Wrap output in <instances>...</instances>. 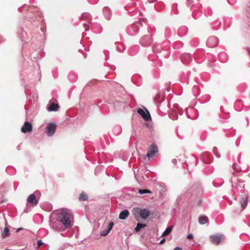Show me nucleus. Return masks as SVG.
Listing matches in <instances>:
<instances>
[{
    "mask_svg": "<svg viewBox=\"0 0 250 250\" xmlns=\"http://www.w3.org/2000/svg\"><path fill=\"white\" fill-rule=\"evenodd\" d=\"M58 221L66 229L70 228L72 226L71 214L67 209L62 208L58 213Z\"/></svg>",
    "mask_w": 250,
    "mask_h": 250,
    "instance_id": "f257e3e1",
    "label": "nucleus"
},
{
    "mask_svg": "<svg viewBox=\"0 0 250 250\" xmlns=\"http://www.w3.org/2000/svg\"><path fill=\"white\" fill-rule=\"evenodd\" d=\"M137 113L142 116L144 120L148 121L151 120L150 115L146 109L139 108L137 110Z\"/></svg>",
    "mask_w": 250,
    "mask_h": 250,
    "instance_id": "f03ea898",
    "label": "nucleus"
},
{
    "mask_svg": "<svg viewBox=\"0 0 250 250\" xmlns=\"http://www.w3.org/2000/svg\"><path fill=\"white\" fill-rule=\"evenodd\" d=\"M140 25L141 23L139 21L134 22L132 25L131 28L128 29V34L132 36L135 35L138 32L139 29V26Z\"/></svg>",
    "mask_w": 250,
    "mask_h": 250,
    "instance_id": "7ed1b4c3",
    "label": "nucleus"
},
{
    "mask_svg": "<svg viewBox=\"0 0 250 250\" xmlns=\"http://www.w3.org/2000/svg\"><path fill=\"white\" fill-rule=\"evenodd\" d=\"M56 130V125L55 124L49 123L47 125L45 132L48 136H52Z\"/></svg>",
    "mask_w": 250,
    "mask_h": 250,
    "instance_id": "20e7f679",
    "label": "nucleus"
},
{
    "mask_svg": "<svg viewBox=\"0 0 250 250\" xmlns=\"http://www.w3.org/2000/svg\"><path fill=\"white\" fill-rule=\"evenodd\" d=\"M218 43L219 40L218 38L214 36L209 37L207 41V44L208 46L210 48L216 46Z\"/></svg>",
    "mask_w": 250,
    "mask_h": 250,
    "instance_id": "39448f33",
    "label": "nucleus"
},
{
    "mask_svg": "<svg viewBox=\"0 0 250 250\" xmlns=\"http://www.w3.org/2000/svg\"><path fill=\"white\" fill-rule=\"evenodd\" d=\"M158 149L156 145L152 144L149 148L146 156L148 158L154 156L155 154L158 152Z\"/></svg>",
    "mask_w": 250,
    "mask_h": 250,
    "instance_id": "423d86ee",
    "label": "nucleus"
},
{
    "mask_svg": "<svg viewBox=\"0 0 250 250\" xmlns=\"http://www.w3.org/2000/svg\"><path fill=\"white\" fill-rule=\"evenodd\" d=\"M152 42V39L150 35H146L141 38L140 43L143 46L149 45Z\"/></svg>",
    "mask_w": 250,
    "mask_h": 250,
    "instance_id": "0eeeda50",
    "label": "nucleus"
},
{
    "mask_svg": "<svg viewBox=\"0 0 250 250\" xmlns=\"http://www.w3.org/2000/svg\"><path fill=\"white\" fill-rule=\"evenodd\" d=\"M32 129V125L28 122H25L21 128V131L23 133L30 132Z\"/></svg>",
    "mask_w": 250,
    "mask_h": 250,
    "instance_id": "6e6552de",
    "label": "nucleus"
},
{
    "mask_svg": "<svg viewBox=\"0 0 250 250\" xmlns=\"http://www.w3.org/2000/svg\"><path fill=\"white\" fill-rule=\"evenodd\" d=\"M192 56L189 54H184L181 56V60L185 63H188L192 61Z\"/></svg>",
    "mask_w": 250,
    "mask_h": 250,
    "instance_id": "1a4fd4ad",
    "label": "nucleus"
},
{
    "mask_svg": "<svg viewBox=\"0 0 250 250\" xmlns=\"http://www.w3.org/2000/svg\"><path fill=\"white\" fill-rule=\"evenodd\" d=\"M27 201L34 206H36L38 204V201L34 194H31L28 196Z\"/></svg>",
    "mask_w": 250,
    "mask_h": 250,
    "instance_id": "9d476101",
    "label": "nucleus"
},
{
    "mask_svg": "<svg viewBox=\"0 0 250 250\" xmlns=\"http://www.w3.org/2000/svg\"><path fill=\"white\" fill-rule=\"evenodd\" d=\"M103 13L106 20H110L111 17V11L108 7H104L103 8Z\"/></svg>",
    "mask_w": 250,
    "mask_h": 250,
    "instance_id": "9b49d317",
    "label": "nucleus"
},
{
    "mask_svg": "<svg viewBox=\"0 0 250 250\" xmlns=\"http://www.w3.org/2000/svg\"><path fill=\"white\" fill-rule=\"evenodd\" d=\"M139 214L142 218L146 219L149 216L150 212L148 210L144 208L140 210Z\"/></svg>",
    "mask_w": 250,
    "mask_h": 250,
    "instance_id": "f8f14e48",
    "label": "nucleus"
},
{
    "mask_svg": "<svg viewBox=\"0 0 250 250\" xmlns=\"http://www.w3.org/2000/svg\"><path fill=\"white\" fill-rule=\"evenodd\" d=\"M212 242L215 244H218L221 240V236L219 235H212L210 236Z\"/></svg>",
    "mask_w": 250,
    "mask_h": 250,
    "instance_id": "ddd939ff",
    "label": "nucleus"
},
{
    "mask_svg": "<svg viewBox=\"0 0 250 250\" xmlns=\"http://www.w3.org/2000/svg\"><path fill=\"white\" fill-rule=\"evenodd\" d=\"M129 215V211L127 209H125L121 212L119 214V218L121 220L125 219Z\"/></svg>",
    "mask_w": 250,
    "mask_h": 250,
    "instance_id": "4468645a",
    "label": "nucleus"
},
{
    "mask_svg": "<svg viewBox=\"0 0 250 250\" xmlns=\"http://www.w3.org/2000/svg\"><path fill=\"white\" fill-rule=\"evenodd\" d=\"M208 221V218L204 215H201L199 216L198 221L200 224L204 225Z\"/></svg>",
    "mask_w": 250,
    "mask_h": 250,
    "instance_id": "2eb2a0df",
    "label": "nucleus"
},
{
    "mask_svg": "<svg viewBox=\"0 0 250 250\" xmlns=\"http://www.w3.org/2000/svg\"><path fill=\"white\" fill-rule=\"evenodd\" d=\"M59 109V105L57 104L52 103L50 104L48 108V110L49 111H56Z\"/></svg>",
    "mask_w": 250,
    "mask_h": 250,
    "instance_id": "dca6fc26",
    "label": "nucleus"
},
{
    "mask_svg": "<svg viewBox=\"0 0 250 250\" xmlns=\"http://www.w3.org/2000/svg\"><path fill=\"white\" fill-rule=\"evenodd\" d=\"M240 204L242 209H244L248 204V199L247 198H243L240 200Z\"/></svg>",
    "mask_w": 250,
    "mask_h": 250,
    "instance_id": "f3484780",
    "label": "nucleus"
},
{
    "mask_svg": "<svg viewBox=\"0 0 250 250\" xmlns=\"http://www.w3.org/2000/svg\"><path fill=\"white\" fill-rule=\"evenodd\" d=\"M81 18L88 21H90L91 20V17L88 13H83L81 15Z\"/></svg>",
    "mask_w": 250,
    "mask_h": 250,
    "instance_id": "a211bd4d",
    "label": "nucleus"
},
{
    "mask_svg": "<svg viewBox=\"0 0 250 250\" xmlns=\"http://www.w3.org/2000/svg\"><path fill=\"white\" fill-rule=\"evenodd\" d=\"M172 229H173V227L172 226H169V227H168L166 229V230L163 232V233H162V236H167L168 234H169L171 232V231L172 230Z\"/></svg>",
    "mask_w": 250,
    "mask_h": 250,
    "instance_id": "6ab92c4d",
    "label": "nucleus"
},
{
    "mask_svg": "<svg viewBox=\"0 0 250 250\" xmlns=\"http://www.w3.org/2000/svg\"><path fill=\"white\" fill-rule=\"evenodd\" d=\"M203 194V189L201 186H198L196 188V194L198 196H201Z\"/></svg>",
    "mask_w": 250,
    "mask_h": 250,
    "instance_id": "aec40b11",
    "label": "nucleus"
},
{
    "mask_svg": "<svg viewBox=\"0 0 250 250\" xmlns=\"http://www.w3.org/2000/svg\"><path fill=\"white\" fill-rule=\"evenodd\" d=\"M88 199L87 195L84 192H82L80 194L79 199L80 201H86Z\"/></svg>",
    "mask_w": 250,
    "mask_h": 250,
    "instance_id": "412c9836",
    "label": "nucleus"
},
{
    "mask_svg": "<svg viewBox=\"0 0 250 250\" xmlns=\"http://www.w3.org/2000/svg\"><path fill=\"white\" fill-rule=\"evenodd\" d=\"M9 233V230L7 227H5L4 229L3 232L1 233V237L4 238H5L7 235Z\"/></svg>",
    "mask_w": 250,
    "mask_h": 250,
    "instance_id": "4be33fe9",
    "label": "nucleus"
},
{
    "mask_svg": "<svg viewBox=\"0 0 250 250\" xmlns=\"http://www.w3.org/2000/svg\"><path fill=\"white\" fill-rule=\"evenodd\" d=\"M146 226V224H143L139 223L137 224V226L135 228V230L136 231H139L141 229L145 228Z\"/></svg>",
    "mask_w": 250,
    "mask_h": 250,
    "instance_id": "5701e85b",
    "label": "nucleus"
},
{
    "mask_svg": "<svg viewBox=\"0 0 250 250\" xmlns=\"http://www.w3.org/2000/svg\"><path fill=\"white\" fill-rule=\"evenodd\" d=\"M110 231L109 230H108L107 229H105L101 231L100 235L103 236H105L109 233Z\"/></svg>",
    "mask_w": 250,
    "mask_h": 250,
    "instance_id": "b1692460",
    "label": "nucleus"
},
{
    "mask_svg": "<svg viewBox=\"0 0 250 250\" xmlns=\"http://www.w3.org/2000/svg\"><path fill=\"white\" fill-rule=\"evenodd\" d=\"M24 34H25V33L23 32L22 29H21L20 31L18 33L19 38L21 39V40L22 42L23 41V40L22 39V38L24 37Z\"/></svg>",
    "mask_w": 250,
    "mask_h": 250,
    "instance_id": "393cba45",
    "label": "nucleus"
},
{
    "mask_svg": "<svg viewBox=\"0 0 250 250\" xmlns=\"http://www.w3.org/2000/svg\"><path fill=\"white\" fill-rule=\"evenodd\" d=\"M116 49L118 52H122L124 50H125V47L123 45L119 44V45L116 46Z\"/></svg>",
    "mask_w": 250,
    "mask_h": 250,
    "instance_id": "a878e982",
    "label": "nucleus"
},
{
    "mask_svg": "<svg viewBox=\"0 0 250 250\" xmlns=\"http://www.w3.org/2000/svg\"><path fill=\"white\" fill-rule=\"evenodd\" d=\"M138 192L140 194L149 193L151 191L148 189H139Z\"/></svg>",
    "mask_w": 250,
    "mask_h": 250,
    "instance_id": "bb28decb",
    "label": "nucleus"
},
{
    "mask_svg": "<svg viewBox=\"0 0 250 250\" xmlns=\"http://www.w3.org/2000/svg\"><path fill=\"white\" fill-rule=\"evenodd\" d=\"M113 225H114V223L113 222H110L109 223L107 229L110 231L112 229L113 227Z\"/></svg>",
    "mask_w": 250,
    "mask_h": 250,
    "instance_id": "cd10ccee",
    "label": "nucleus"
},
{
    "mask_svg": "<svg viewBox=\"0 0 250 250\" xmlns=\"http://www.w3.org/2000/svg\"><path fill=\"white\" fill-rule=\"evenodd\" d=\"M134 49H135V52L133 51V49H132L131 50L130 53L132 55H134L136 54V53L138 51L139 47L138 46H136V47H134Z\"/></svg>",
    "mask_w": 250,
    "mask_h": 250,
    "instance_id": "c85d7f7f",
    "label": "nucleus"
},
{
    "mask_svg": "<svg viewBox=\"0 0 250 250\" xmlns=\"http://www.w3.org/2000/svg\"><path fill=\"white\" fill-rule=\"evenodd\" d=\"M43 244L42 240H38L37 241L38 248L39 249Z\"/></svg>",
    "mask_w": 250,
    "mask_h": 250,
    "instance_id": "c756f323",
    "label": "nucleus"
},
{
    "mask_svg": "<svg viewBox=\"0 0 250 250\" xmlns=\"http://www.w3.org/2000/svg\"><path fill=\"white\" fill-rule=\"evenodd\" d=\"M216 150H217V148L216 147H214L213 148V152L217 156V157L219 158L220 157V155H219V154H217L216 153Z\"/></svg>",
    "mask_w": 250,
    "mask_h": 250,
    "instance_id": "7c9ffc66",
    "label": "nucleus"
},
{
    "mask_svg": "<svg viewBox=\"0 0 250 250\" xmlns=\"http://www.w3.org/2000/svg\"><path fill=\"white\" fill-rule=\"evenodd\" d=\"M235 0H228V2L231 5L234 4L235 3Z\"/></svg>",
    "mask_w": 250,
    "mask_h": 250,
    "instance_id": "2f4dec72",
    "label": "nucleus"
},
{
    "mask_svg": "<svg viewBox=\"0 0 250 250\" xmlns=\"http://www.w3.org/2000/svg\"><path fill=\"white\" fill-rule=\"evenodd\" d=\"M56 225V224L55 223H53V224L51 225V226H52V227L54 229H56V230H58V231H59V230H60V229H58V228H57V227H55V225Z\"/></svg>",
    "mask_w": 250,
    "mask_h": 250,
    "instance_id": "473e14b6",
    "label": "nucleus"
},
{
    "mask_svg": "<svg viewBox=\"0 0 250 250\" xmlns=\"http://www.w3.org/2000/svg\"><path fill=\"white\" fill-rule=\"evenodd\" d=\"M193 235L192 234H191V233L188 234L187 235V238L188 239H192V238H193Z\"/></svg>",
    "mask_w": 250,
    "mask_h": 250,
    "instance_id": "72a5a7b5",
    "label": "nucleus"
},
{
    "mask_svg": "<svg viewBox=\"0 0 250 250\" xmlns=\"http://www.w3.org/2000/svg\"><path fill=\"white\" fill-rule=\"evenodd\" d=\"M172 164H173L174 165H176L177 164V160L175 159H172Z\"/></svg>",
    "mask_w": 250,
    "mask_h": 250,
    "instance_id": "f704fd0d",
    "label": "nucleus"
},
{
    "mask_svg": "<svg viewBox=\"0 0 250 250\" xmlns=\"http://www.w3.org/2000/svg\"><path fill=\"white\" fill-rule=\"evenodd\" d=\"M166 241V239L165 238H163L160 242H159L160 244H162L164 243Z\"/></svg>",
    "mask_w": 250,
    "mask_h": 250,
    "instance_id": "c9c22d12",
    "label": "nucleus"
},
{
    "mask_svg": "<svg viewBox=\"0 0 250 250\" xmlns=\"http://www.w3.org/2000/svg\"><path fill=\"white\" fill-rule=\"evenodd\" d=\"M202 199H201L197 204L198 206H200L202 204Z\"/></svg>",
    "mask_w": 250,
    "mask_h": 250,
    "instance_id": "e433bc0d",
    "label": "nucleus"
},
{
    "mask_svg": "<svg viewBox=\"0 0 250 250\" xmlns=\"http://www.w3.org/2000/svg\"><path fill=\"white\" fill-rule=\"evenodd\" d=\"M173 250H182V248L181 247H176Z\"/></svg>",
    "mask_w": 250,
    "mask_h": 250,
    "instance_id": "4c0bfd02",
    "label": "nucleus"
},
{
    "mask_svg": "<svg viewBox=\"0 0 250 250\" xmlns=\"http://www.w3.org/2000/svg\"><path fill=\"white\" fill-rule=\"evenodd\" d=\"M172 120H177L178 119L177 115H174L173 117H171Z\"/></svg>",
    "mask_w": 250,
    "mask_h": 250,
    "instance_id": "58836bf2",
    "label": "nucleus"
},
{
    "mask_svg": "<svg viewBox=\"0 0 250 250\" xmlns=\"http://www.w3.org/2000/svg\"><path fill=\"white\" fill-rule=\"evenodd\" d=\"M91 2L97 3L99 0H89Z\"/></svg>",
    "mask_w": 250,
    "mask_h": 250,
    "instance_id": "ea45409f",
    "label": "nucleus"
},
{
    "mask_svg": "<svg viewBox=\"0 0 250 250\" xmlns=\"http://www.w3.org/2000/svg\"><path fill=\"white\" fill-rule=\"evenodd\" d=\"M83 26H84V27H85V30L86 31H88V30H89V28H87L86 27V24H85V23H83Z\"/></svg>",
    "mask_w": 250,
    "mask_h": 250,
    "instance_id": "a19ab883",
    "label": "nucleus"
},
{
    "mask_svg": "<svg viewBox=\"0 0 250 250\" xmlns=\"http://www.w3.org/2000/svg\"><path fill=\"white\" fill-rule=\"evenodd\" d=\"M220 56H225V57H226V54L224 53H221L220 55Z\"/></svg>",
    "mask_w": 250,
    "mask_h": 250,
    "instance_id": "79ce46f5",
    "label": "nucleus"
},
{
    "mask_svg": "<svg viewBox=\"0 0 250 250\" xmlns=\"http://www.w3.org/2000/svg\"><path fill=\"white\" fill-rule=\"evenodd\" d=\"M232 166H233V167L234 168H235V166H236V164H233Z\"/></svg>",
    "mask_w": 250,
    "mask_h": 250,
    "instance_id": "37998d69",
    "label": "nucleus"
},
{
    "mask_svg": "<svg viewBox=\"0 0 250 250\" xmlns=\"http://www.w3.org/2000/svg\"><path fill=\"white\" fill-rule=\"evenodd\" d=\"M21 229H22V228H19V229H17V231H20V230H21Z\"/></svg>",
    "mask_w": 250,
    "mask_h": 250,
    "instance_id": "c03bdc74",
    "label": "nucleus"
},
{
    "mask_svg": "<svg viewBox=\"0 0 250 250\" xmlns=\"http://www.w3.org/2000/svg\"><path fill=\"white\" fill-rule=\"evenodd\" d=\"M90 27H92V23H91V22H90Z\"/></svg>",
    "mask_w": 250,
    "mask_h": 250,
    "instance_id": "a18cd8bd",
    "label": "nucleus"
},
{
    "mask_svg": "<svg viewBox=\"0 0 250 250\" xmlns=\"http://www.w3.org/2000/svg\"><path fill=\"white\" fill-rule=\"evenodd\" d=\"M248 49H249V54H250V48H248Z\"/></svg>",
    "mask_w": 250,
    "mask_h": 250,
    "instance_id": "49530a36",
    "label": "nucleus"
},
{
    "mask_svg": "<svg viewBox=\"0 0 250 250\" xmlns=\"http://www.w3.org/2000/svg\"><path fill=\"white\" fill-rule=\"evenodd\" d=\"M236 167H237V166H235V169H236V170H238V169L236 168Z\"/></svg>",
    "mask_w": 250,
    "mask_h": 250,
    "instance_id": "de8ad7c7",
    "label": "nucleus"
},
{
    "mask_svg": "<svg viewBox=\"0 0 250 250\" xmlns=\"http://www.w3.org/2000/svg\"><path fill=\"white\" fill-rule=\"evenodd\" d=\"M178 104L175 105V107H178Z\"/></svg>",
    "mask_w": 250,
    "mask_h": 250,
    "instance_id": "09e8293b",
    "label": "nucleus"
},
{
    "mask_svg": "<svg viewBox=\"0 0 250 250\" xmlns=\"http://www.w3.org/2000/svg\"><path fill=\"white\" fill-rule=\"evenodd\" d=\"M18 149H20V147H19V146H18Z\"/></svg>",
    "mask_w": 250,
    "mask_h": 250,
    "instance_id": "8fccbe9b",
    "label": "nucleus"
},
{
    "mask_svg": "<svg viewBox=\"0 0 250 250\" xmlns=\"http://www.w3.org/2000/svg\"><path fill=\"white\" fill-rule=\"evenodd\" d=\"M233 0H232V1H233Z\"/></svg>",
    "mask_w": 250,
    "mask_h": 250,
    "instance_id": "3c124183",
    "label": "nucleus"
}]
</instances>
